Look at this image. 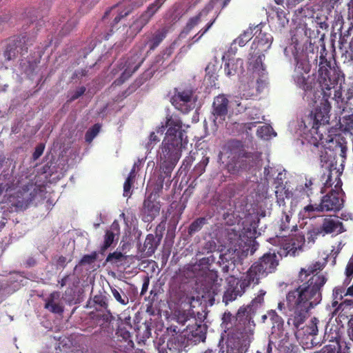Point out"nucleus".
<instances>
[{"label": "nucleus", "instance_id": "obj_40", "mask_svg": "<svg viewBox=\"0 0 353 353\" xmlns=\"http://www.w3.org/2000/svg\"><path fill=\"white\" fill-rule=\"evenodd\" d=\"M111 293L115 300L122 305H126L129 303V298L125 292L121 288H110Z\"/></svg>", "mask_w": 353, "mask_h": 353}, {"label": "nucleus", "instance_id": "obj_6", "mask_svg": "<svg viewBox=\"0 0 353 353\" xmlns=\"http://www.w3.org/2000/svg\"><path fill=\"white\" fill-rule=\"evenodd\" d=\"M229 161L227 163L228 171L233 174L248 171L256 166L261 160V153L248 152L241 141L232 139L227 143Z\"/></svg>", "mask_w": 353, "mask_h": 353}, {"label": "nucleus", "instance_id": "obj_36", "mask_svg": "<svg viewBox=\"0 0 353 353\" xmlns=\"http://www.w3.org/2000/svg\"><path fill=\"white\" fill-rule=\"evenodd\" d=\"M115 241V234L110 230H107L103 236V241L101 245L99 253L103 255Z\"/></svg>", "mask_w": 353, "mask_h": 353}, {"label": "nucleus", "instance_id": "obj_43", "mask_svg": "<svg viewBox=\"0 0 353 353\" xmlns=\"http://www.w3.org/2000/svg\"><path fill=\"white\" fill-rule=\"evenodd\" d=\"M319 321L316 317H313L310 320V323L303 328L304 330L303 332L305 334L314 336L317 334L318 332V323Z\"/></svg>", "mask_w": 353, "mask_h": 353}, {"label": "nucleus", "instance_id": "obj_8", "mask_svg": "<svg viewBox=\"0 0 353 353\" xmlns=\"http://www.w3.org/2000/svg\"><path fill=\"white\" fill-rule=\"evenodd\" d=\"M265 293V290H260L257 296L249 305L242 306L238 310L235 324L232 331L238 339L246 341L254 334L255 323L252 318L257 309L264 303Z\"/></svg>", "mask_w": 353, "mask_h": 353}, {"label": "nucleus", "instance_id": "obj_25", "mask_svg": "<svg viewBox=\"0 0 353 353\" xmlns=\"http://www.w3.org/2000/svg\"><path fill=\"white\" fill-rule=\"evenodd\" d=\"M150 21L142 13L133 20L127 31L128 37L133 39Z\"/></svg>", "mask_w": 353, "mask_h": 353}, {"label": "nucleus", "instance_id": "obj_33", "mask_svg": "<svg viewBox=\"0 0 353 353\" xmlns=\"http://www.w3.org/2000/svg\"><path fill=\"white\" fill-rule=\"evenodd\" d=\"M117 340L122 343V341L119 339L120 337H122L123 340V345H118L117 349L119 351L126 352L127 350L133 347L134 343L130 339V333L127 330H121L117 332Z\"/></svg>", "mask_w": 353, "mask_h": 353}, {"label": "nucleus", "instance_id": "obj_39", "mask_svg": "<svg viewBox=\"0 0 353 353\" xmlns=\"http://www.w3.org/2000/svg\"><path fill=\"white\" fill-rule=\"evenodd\" d=\"M179 39H175L174 41L171 43V44L166 47L163 51L157 57V62H162L163 63L165 60L170 58V57L174 53L175 48L177 46V42Z\"/></svg>", "mask_w": 353, "mask_h": 353}, {"label": "nucleus", "instance_id": "obj_18", "mask_svg": "<svg viewBox=\"0 0 353 353\" xmlns=\"http://www.w3.org/2000/svg\"><path fill=\"white\" fill-rule=\"evenodd\" d=\"M221 281L222 279H219L217 271L209 270L201 285L204 294L210 296L216 294L217 287L221 285Z\"/></svg>", "mask_w": 353, "mask_h": 353}, {"label": "nucleus", "instance_id": "obj_9", "mask_svg": "<svg viewBox=\"0 0 353 353\" xmlns=\"http://www.w3.org/2000/svg\"><path fill=\"white\" fill-rule=\"evenodd\" d=\"M278 265L279 261L276 254L266 253L254 262L244 275L252 284L258 285L261 279L274 272Z\"/></svg>", "mask_w": 353, "mask_h": 353}, {"label": "nucleus", "instance_id": "obj_45", "mask_svg": "<svg viewBox=\"0 0 353 353\" xmlns=\"http://www.w3.org/2000/svg\"><path fill=\"white\" fill-rule=\"evenodd\" d=\"M160 170H161L162 174H161L158 176V179L154 185L153 191H152V192L150 193V194H153V196L155 198H156V195H157V196H159V194L162 191V190L163 188V183H164L165 179L166 177H168V178L171 177V175L167 176L161 168H160Z\"/></svg>", "mask_w": 353, "mask_h": 353}, {"label": "nucleus", "instance_id": "obj_16", "mask_svg": "<svg viewBox=\"0 0 353 353\" xmlns=\"http://www.w3.org/2000/svg\"><path fill=\"white\" fill-rule=\"evenodd\" d=\"M255 37L252 43L250 49L258 51V53H265L267 52L273 41V37L271 34L263 32L260 24L254 28Z\"/></svg>", "mask_w": 353, "mask_h": 353}, {"label": "nucleus", "instance_id": "obj_35", "mask_svg": "<svg viewBox=\"0 0 353 353\" xmlns=\"http://www.w3.org/2000/svg\"><path fill=\"white\" fill-rule=\"evenodd\" d=\"M160 242V239L158 240L156 239V236H154L152 234H149L146 236L144 244H143V250L146 251L147 256H152L156 251L159 244Z\"/></svg>", "mask_w": 353, "mask_h": 353}, {"label": "nucleus", "instance_id": "obj_4", "mask_svg": "<svg viewBox=\"0 0 353 353\" xmlns=\"http://www.w3.org/2000/svg\"><path fill=\"white\" fill-rule=\"evenodd\" d=\"M331 110L330 104L325 101L321 105H318L314 112H312L308 124L312 123V128L310 130V138L307 139L308 143L311 146V151L314 153L318 152L321 163H327L331 161L332 155L325 147L326 143L333 141V139L327 135L325 137L322 131L327 130L326 125L329 123L330 119V112Z\"/></svg>", "mask_w": 353, "mask_h": 353}, {"label": "nucleus", "instance_id": "obj_51", "mask_svg": "<svg viewBox=\"0 0 353 353\" xmlns=\"http://www.w3.org/2000/svg\"><path fill=\"white\" fill-rule=\"evenodd\" d=\"M272 128L270 125H263L257 129L256 134L259 138L268 139L271 135Z\"/></svg>", "mask_w": 353, "mask_h": 353}, {"label": "nucleus", "instance_id": "obj_27", "mask_svg": "<svg viewBox=\"0 0 353 353\" xmlns=\"http://www.w3.org/2000/svg\"><path fill=\"white\" fill-rule=\"evenodd\" d=\"M129 255H125L121 252L114 251L110 253L106 259L105 263H110L117 268H125L129 266Z\"/></svg>", "mask_w": 353, "mask_h": 353}, {"label": "nucleus", "instance_id": "obj_48", "mask_svg": "<svg viewBox=\"0 0 353 353\" xmlns=\"http://www.w3.org/2000/svg\"><path fill=\"white\" fill-rule=\"evenodd\" d=\"M101 129V125L94 124L92 128L88 130L85 134V140L87 143H90L94 137L99 134Z\"/></svg>", "mask_w": 353, "mask_h": 353}, {"label": "nucleus", "instance_id": "obj_46", "mask_svg": "<svg viewBox=\"0 0 353 353\" xmlns=\"http://www.w3.org/2000/svg\"><path fill=\"white\" fill-rule=\"evenodd\" d=\"M210 161V158L206 156H203L202 159L194 166L193 172L195 175L200 176L205 171V168L208 165Z\"/></svg>", "mask_w": 353, "mask_h": 353}, {"label": "nucleus", "instance_id": "obj_55", "mask_svg": "<svg viewBox=\"0 0 353 353\" xmlns=\"http://www.w3.org/2000/svg\"><path fill=\"white\" fill-rule=\"evenodd\" d=\"M217 17H218V14L212 20H211L209 23H208L207 25L204 28L201 29L199 31V32L193 37L192 39H194L195 41H198L209 30V29L214 23Z\"/></svg>", "mask_w": 353, "mask_h": 353}, {"label": "nucleus", "instance_id": "obj_19", "mask_svg": "<svg viewBox=\"0 0 353 353\" xmlns=\"http://www.w3.org/2000/svg\"><path fill=\"white\" fill-rule=\"evenodd\" d=\"M229 101L224 94L216 96L212 103V114L215 119L224 121L228 112Z\"/></svg>", "mask_w": 353, "mask_h": 353}, {"label": "nucleus", "instance_id": "obj_49", "mask_svg": "<svg viewBox=\"0 0 353 353\" xmlns=\"http://www.w3.org/2000/svg\"><path fill=\"white\" fill-rule=\"evenodd\" d=\"M348 20V26L346 30H343L340 32V39L339 43L341 45H343L347 43L346 37H348L350 34V31L353 29V19H350V18H347Z\"/></svg>", "mask_w": 353, "mask_h": 353}, {"label": "nucleus", "instance_id": "obj_41", "mask_svg": "<svg viewBox=\"0 0 353 353\" xmlns=\"http://www.w3.org/2000/svg\"><path fill=\"white\" fill-rule=\"evenodd\" d=\"M254 28L249 27L247 30H244L234 41L240 46L243 47L246 43L251 40L254 36L253 33Z\"/></svg>", "mask_w": 353, "mask_h": 353}, {"label": "nucleus", "instance_id": "obj_60", "mask_svg": "<svg viewBox=\"0 0 353 353\" xmlns=\"http://www.w3.org/2000/svg\"><path fill=\"white\" fill-rule=\"evenodd\" d=\"M72 261V259H69L68 260L65 256H59L56 260V267L57 269L59 268H65L67 264Z\"/></svg>", "mask_w": 353, "mask_h": 353}, {"label": "nucleus", "instance_id": "obj_12", "mask_svg": "<svg viewBox=\"0 0 353 353\" xmlns=\"http://www.w3.org/2000/svg\"><path fill=\"white\" fill-rule=\"evenodd\" d=\"M252 285V283L243 275L239 280L233 279L228 282V287L223 296V302L228 305L241 296L246 290Z\"/></svg>", "mask_w": 353, "mask_h": 353}, {"label": "nucleus", "instance_id": "obj_34", "mask_svg": "<svg viewBox=\"0 0 353 353\" xmlns=\"http://www.w3.org/2000/svg\"><path fill=\"white\" fill-rule=\"evenodd\" d=\"M92 318L102 328L108 327L113 319L112 313L109 310L106 312H97Z\"/></svg>", "mask_w": 353, "mask_h": 353}, {"label": "nucleus", "instance_id": "obj_17", "mask_svg": "<svg viewBox=\"0 0 353 353\" xmlns=\"http://www.w3.org/2000/svg\"><path fill=\"white\" fill-rule=\"evenodd\" d=\"M143 60V59H140L137 54H134L129 57L125 61L124 71L121 73L119 79H117L114 83L117 85L123 83L139 68Z\"/></svg>", "mask_w": 353, "mask_h": 353}, {"label": "nucleus", "instance_id": "obj_13", "mask_svg": "<svg viewBox=\"0 0 353 353\" xmlns=\"http://www.w3.org/2000/svg\"><path fill=\"white\" fill-rule=\"evenodd\" d=\"M183 325L190 322L185 329L192 344H196L201 341H204L206 338V328L200 321L199 323L195 317L185 318L180 320Z\"/></svg>", "mask_w": 353, "mask_h": 353}, {"label": "nucleus", "instance_id": "obj_20", "mask_svg": "<svg viewBox=\"0 0 353 353\" xmlns=\"http://www.w3.org/2000/svg\"><path fill=\"white\" fill-rule=\"evenodd\" d=\"M212 9V6L208 5L202 9L196 15L190 17L186 23L185 27L180 32L178 39L185 38L190 32L201 21V17L208 15L210 11Z\"/></svg>", "mask_w": 353, "mask_h": 353}, {"label": "nucleus", "instance_id": "obj_7", "mask_svg": "<svg viewBox=\"0 0 353 353\" xmlns=\"http://www.w3.org/2000/svg\"><path fill=\"white\" fill-rule=\"evenodd\" d=\"M319 47L315 48L312 47L311 50L306 51L302 54L303 59H301L298 55L295 57L296 61V65L294 70V80L296 85L305 93L312 92L314 88L316 82L315 77L312 75L308 74L311 70L312 63L319 66L320 57L318 54ZM323 52L324 56H327L325 48L323 46L321 49L320 54ZM321 56V55H319Z\"/></svg>", "mask_w": 353, "mask_h": 353}, {"label": "nucleus", "instance_id": "obj_15", "mask_svg": "<svg viewBox=\"0 0 353 353\" xmlns=\"http://www.w3.org/2000/svg\"><path fill=\"white\" fill-rule=\"evenodd\" d=\"M194 92L192 89L178 90L175 89L174 94L171 98V103L183 113H188L192 109V97Z\"/></svg>", "mask_w": 353, "mask_h": 353}, {"label": "nucleus", "instance_id": "obj_37", "mask_svg": "<svg viewBox=\"0 0 353 353\" xmlns=\"http://www.w3.org/2000/svg\"><path fill=\"white\" fill-rule=\"evenodd\" d=\"M166 0H154V2L149 4L146 10L142 12L150 21L154 14L162 7Z\"/></svg>", "mask_w": 353, "mask_h": 353}, {"label": "nucleus", "instance_id": "obj_2", "mask_svg": "<svg viewBox=\"0 0 353 353\" xmlns=\"http://www.w3.org/2000/svg\"><path fill=\"white\" fill-rule=\"evenodd\" d=\"M339 71L331 66V61H328L323 52L320 56L319 70H318V83L323 93V100L319 105L325 101L331 105L329 99L334 101L341 112H348L349 114L343 117V121H347L345 128H353V88L347 90H341V86L338 85L339 80Z\"/></svg>", "mask_w": 353, "mask_h": 353}, {"label": "nucleus", "instance_id": "obj_5", "mask_svg": "<svg viewBox=\"0 0 353 353\" xmlns=\"http://www.w3.org/2000/svg\"><path fill=\"white\" fill-rule=\"evenodd\" d=\"M16 192L10 196L11 205L18 210L26 209L34 199L37 191L32 180L27 172H22L11 181L0 183V195L3 191Z\"/></svg>", "mask_w": 353, "mask_h": 353}, {"label": "nucleus", "instance_id": "obj_38", "mask_svg": "<svg viewBox=\"0 0 353 353\" xmlns=\"http://www.w3.org/2000/svg\"><path fill=\"white\" fill-rule=\"evenodd\" d=\"M239 108L238 112H246V115L248 117V119L250 120H252L254 121H260L261 117V113L260 112V110L257 108L253 107V108H247L245 106L241 105V103L238 104Z\"/></svg>", "mask_w": 353, "mask_h": 353}, {"label": "nucleus", "instance_id": "obj_47", "mask_svg": "<svg viewBox=\"0 0 353 353\" xmlns=\"http://www.w3.org/2000/svg\"><path fill=\"white\" fill-rule=\"evenodd\" d=\"M346 288L345 285H339L336 286L333 290V297L334 301L332 302V306L336 307L338 305V300H341L343 296H347L345 294Z\"/></svg>", "mask_w": 353, "mask_h": 353}, {"label": "nucleus", "instance_id": "obj_62", "mask_svg": "<svg viewBox=\"0 0 353 353\" xmlns=\"http://www.w3.org/2000/svg\"><path fill=\"white\" fill-rule=\"evenodd\" d=\"M86 88L84 86H81L78 88L72 94L70 97L69 101H74L76 99H79L80 97H81L85 92Z\"/></svg>", "mask_w": 353, "mask_h": 353}, {"label": "nucleus", "instance_id": "obj_1", "mask_svg": "<svg viewBox=\"0 0 353 353\" xmlns=\"http://www.w3.org/2000/svg\"><path fill=\"white\" fill-rule=\"evenodd\" d=\"M321 268L319 261L301 268L296 281L297 286L286 294L287 307L293 312L289 322L296 329L304 323L310 310L322 300L321 290L327 279L324 275L314 274Z\"/></svg>", "mask_w": 353, "mask_h": 353}, {"label": "nucleus", "instance_id": "obj_58", "mask_svg": "<svg viewBox=\"0 0 353 353\" xmlns=\"http://www.w3.org/2000/svg\"><path fill=\"white\" fill-rule=\"evenodd\" d=\"M291 220V217L290 215L287 214L285 212L283 213V216L281 220L280 228L282 231L288 230L290 227V222Z\"/></svg>", "mask_w": 353, "mask_h": 353}, {"label": "nucleus", "instance_id": "obj_14", "mask_svg": "<svg viewBox=\"0 0 353 353\" xmlns=\"http://www.w3.org/2000/svg\"><path fill=\"white\" fill-rule=\"evenodd\" d=\"M161 205L153 194H150L143 201L140 210V216L145 223H151L159 216Z\"/></svg>", "mask_w": 353, "mask_h": 353}, {"label": "nucleus", "instance_id": "obj_56", "mask_svg": "<svg viewBox=\"0 0 353 353\" xmlns=\"http://www.w3.org/2000/svg\"><path fill=\"white\" fill-rule=\"evenodd\" d=\"M93 301L95 304L107 310L108 303L105 296L102 294L95 295L93 298Z\"/></svg>", "mask_w": 353, "mask_h": 353}, {"label": "nucleus", "instance_id": "obj_53", "mask_svg": "<svg viewBox=\"0 0 353 353\" xmlns=\"http://www.w3.org/2000/svg\"><path fill=\"white\" fill-rule=\"evenodd\" d=\"M217 17H218V14L212 20H211L209 23H208L207 25L204 28L201 29L199 31V32L193 37L192 39H194L195 41H198L209 30V29L214 23Z\"/></svg>", "mask_w": 353, "mask_h": 353}, {"label": "nucleus", "instance_id": "obj_42", "mask_svg": "<svg viewBox=\"0 0 353 353\" xmlns=\"http://www.w3.org/2000/svg\"><path fill=\"white\" fill-rule=\"evenodd\" d=\"M207 223V219L205 217H199L194 220L188 228V234L192 236L196 232L200 231L203 226Z\"/></svg>", "mask_w": 353, "mask_h": 353}, {"label": "nucleus", "instance_id": "obj_54", "mask_svg": "<svg viewBox=\"0 0 353 353\" xmlns=\"http://www.w3.org/2000/svg\"><path fill=\"white\" fill-rule=\"evenodd\" d=\"M217 17H218V14L212 20H211L209 23H208L207 25L204 28L201 29L199 31V32L193 37L192 39H194L195 41H198L209 30V29L214 23Z\"/></svg>", "mask_w": 353, "mask_h": 353}, {"label": "nucleus", "instance_id": "obj_23", "mask_svg": "<svg viewBox=\"0 0 353 353\" xmlns=\"http://www.w3.org/2000/svg\"><path fill=\"white\" fill-rule=\"evenodd\" d=\"M305 244V237L303 235H295L291 238L283 245V250L285 254H290L291 256H295L296 252L298 250H302L303 246Z\"/></svg>", "mask_w": 353, "mask_h": 353}, {"label": "nucleus", "instance_id": "obj_30", "mask_svg": "<svg viewBox=\"0 0 353 353\" xmlns=\"http://www.w3.org/2000/svg\"><path fill=\"white\" fill-rule=\"evenodd\" d=\"M225 74L228 77L234 76L236 74L243 73V61L241 59H231L224 64Z\"/></svg>", "mask_w": 353, "mask_h": 353}, {"label": "nucleus", "instance_id": "obj_10", "mask_svg": "<svg viewBox=\"0 0 353 353\" xmlns=\"http://www.w3.org/2000/svg\"><path fill=\"white\" fill-rule=\"evenodd\" d=\"M344 205L343 196L340 195L337 190H331L323 196L319 204H309L304 207L303 211L307 213V217H314V212H321L324 211H339Z\"/></svg>", "mask_w": 353, "mask_h": 353}, {"label": "nucleus", "instance_id": "obj_59", "mask_svg": "<svg viewBox=\"0 0 353 353\" xmlns=\"http://www.w3.org/2000/svg\"><path fill=\"white\" fill-rule=\"evenodd\" d=\"M134 181L126 179L123 184V196L125 197H130L132 194L131 189L134 184Z\"/></svg>", "mask_w": 353, "mask_h": 353}, {"label": "nucleus", "instance_id": "obj_11", "mask_svg": "<svg viewBox=\"0 0 353 353\" xmlns=\"http://www.w3.org/2000/svg\"><path fill=\"white\" fill-rule=\"evenodd\" d=\"M144 3L143 0H124L107 10L103 17V20L111 17L112 31L113 28L124 18L131 14L134 10L141 7Z\"/></svg>", "mask_w": 353, "mask_h": 353}, {"label": "nucleus", "instance_id": "obj_3", "mask_svg": "<svg viewBox=\"0 0 353 353\" xmlns=\"http://www.w3.org/2000/svg\"><path fill=\"white\" fill-rule=\"evenodd\" d=\"M181 119L174 114H167L165 123L157 128V132L163 134L168 128L165 139L162 143L160 154V167L163 172L170 176L181 157V152L188 144L187 137L185 138V130H182Z\"/></svg>", "mask_w": 353, "mask_h": 353}, {"label": "nucleus", "instance_id": "obj_63", "mask_svg": "<svg viewBox=\"0 0 353 353\" xmlns=\"http://www.w3.org/2000/svg\"><path fill=\"white\" fill-rule=\"evenodd\" d=\"M195 154V152L192 153L190 152L189 155L184 159L183 161V165L184 166L185 169L190 168L191 167L192 163L195 160V157H194Z\"/></svg>", "mask_w": 353, "mask_h": 353}, {"label": "nucleus", "instance_id": "obj_24", "mask_svg": "<svg viewBox=\"0 0 353 353\" xmlns=\"http://www.w3.org/2000/svg\"><path fill=\"white\" fill-rule=\"evenodd\" d=\"M321 229L326 234L333 232L341 234L345 231L343 223L332 218V216H329L323 219Z\"/></svg>", "mask_w": 353, "mask_h": 353}, {"label": "nucleus", "instance_id": "obj_31", "mask_svg": "<svg viewBox=\"0 0 353 353\" xmlns=\"http://www.w3.org/2000/svg\"><path fill=\"white\" fill-rule=\"evenodd\" d=\"M264 53H258L256 50L250 49L248 58V64L254 70H264L265 68L263 63Z\"/></svg>", "mask_w": 353, "mask_h": 353}, {"label": "nucleus", "instance_id": "obj_32", "mask_svg": "<svg viewBox=\"0 0 353 353\" xmlns=\"http://www.w3.org/2000/svg\"><path fill=\"white\" fill-rule=\"evenodd\" d=\"M336 312L341 318L352 319L353 318V300L345 299L336 308Z\"/></svg>", "mask_w": 353, "mask_h": 353}, {"label": "nucleus", "instance_id": "obj_29", "mask_svg": "<svg viewBox=\"0 0 353 353\" xmlns=\"http://www.w3.org/2000/svg\"><path fill=\"white\" fill-rule=\"evenodd\" d=\"M324 338L330 343L326 345L321 351L314 353H340L341 347L339 345V333L335 332L334 335H333V333L331 334L325 333Z\"/></svg>", "mask_w": 353, "mask_h": 353}, {"label": "nucleus", "instance_id": "obj_61", "mask_svg": "<svg viewBox=\"0 0 353 353\" xmlns=\"http://www.w3.org/2000/svg\"><path fill=\"white\" fill-rule=\"evenodd\" d=\"M232 319V315L230 312H225L222 317V325H224L225 328L230 330L231 328V321Z\"/></svg>", "mask_w": 353, "mask_h": 353}, {"label": "nucleus", "instance_id": "obj_21", "mask_svg": "<svg viewBox=\"0 0 353 353\" xmlns=\"http://www.w3.org/2000/svg\"><path fill=\"white\" fill-rule=\"evenodd\" d=\"M60 292H52L45 300V309L48 310L52 313L62 314L64 311V307L61 303L59 302Z\"/></svg>", "mask_w": 353, "mask_h": 353}, {"label": "nucleus", "instance_id": "obj_57", "mask_svg": "<svg viewBox=\"0 0 353 353\" xmlns=\"http://www.w3.org/2000/svg\"><path fill=\"white\" fill-rule=\"evenodd\" d=\"M97 259V252L96 251L92 252L90 254H85L80 260L79 264H91L94 262Z\"/></svg>", "mask_w": 353, "mask_h": 353}, {"label": "nucleus", "instance_id": "obj_64", "mask_svg": "<svg viewBox=\"0 0 353 353\" xmlns=\"http://www.w3.org/2000/svg\"><path fill=\"white\" fill-rule=\"evenodd\" d=\"M215 261V257L211 254L209 256L203 257L199 261V265L201 266H208L213 263Z\"/></svg>", "mask_w": 353, "mask_h": 353}, {"label": "nucleus", "instance_id": "obj_50", "mask_svg": "<svg viewBox=\"0 0 353 353\" xmlns=\"http://www.w3.org/2000/svg\"><path fill=\"white\" fill-rule=\"evenodd\" d=\"M17 48H18V46H17L16 44H14V45L9 44L7 46V48L4 52V57H5L6 59L10 61V60L15 58L17 57V54L19 52V50H17Z\"/></svg>", "mask_w": 353, "mask_h": 353}, {"label": "nucleus", "instance_id": "obj_28", "mask_svg": "<svg viewBox=\"0 0 353 353\" xmlns=\"http://www.w3.org/2000/svg\"><path fill=\"white\" fill-rule=\"evenodd\" d=\"M265 179L269 181L272 179H274V185L275 188H284L283 182L285 179V174L281 172H277L275 168L272 167L265 168L264 169Z\"/></svg>", "mask_w": 353, "mask_h": 353}, {"label": "nucleus", "instance_id": "obj_44", "mask_svg": "<svg viewBox=\"0 0 353 353\" xmlns=\"http://www.w3.org/2000/svg\"><path fill=\"white\" fill-rule=\"evenodd\" d=\"M291 192L284 188H277L275 190V196L276 197V202L281 206H284L285 205V199L290 198Z\"/></svg>", "mask_w": 353, "mask_h": 353}, {"label": "nucleus", "instance_id": "obj_26", "mask_svg": "<svg viewBox=\"0 0 353 353\" xmlns=\"http://www.w3.org/2000/svg\"><path fill=\"white\" fill-rule=\"evenodd\" d=\"M169 31V28L164 26L161 28L157 30L152 34L151 37L148 38L146 45H148L150 51L154 50L161 42L166 38Z\"/></svg>", "mask_w": 353, "mask_h": 353}, {"label": "nucleus", "instance_id": "obj_22", "mask_svg": "<svg viewBox=\"0 0 353 353\" xmlns=\"http://www.w3.org/2000/svg\"><path fill=\"white\" fill-rule=\"evenodd\" d=\"M190 345L192 344L185 330H183L181 333L169 339L168 342V346L170 347V349L172 348L178 352L185 350V347Z\"/></svg>", "mask_w": 353, "mask_h": 353}, {"label": "nucleus", "instance_id": "obj_52", "mask_svg": "<svg viewBox=\"0 0 353 353\" xmlns=\"http://www.w3.org/2000/svg\"><path fill=\"white\" fill-rule=\"evenodd\" d=\"M345 22L343 21V16L341 14V13H338L336 11V14L334 16V20L333 22V28L336 29L339 31H341L343 29H345Z\"/></svg>", "mask_w": 353, "mask_h": 353}]
</instances>
